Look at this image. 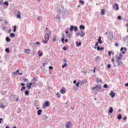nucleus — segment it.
Instances as JSON below:
<instances>
[{
  "mask_svg": "<svg viewBox=\"0 0 128 128\" xmlns=\"http://www.w3.org/2000/svg\"><path fill=\"white\" fill-rule=\"evenodd\" d=\"M81 33H80V32H78L76 34V36H81L82 38H84L86 34L84 33V32L83 30H81L80 31Z\"/></svg>",
  "mask_w": 128,
  "mask_h": 128,
  "instance_id": "obj_1",
  "label": "nucleus"
},
{
  "mask_svg": "<svg viewBox=\"0 0 128 128\" xmlns=\"http://www.w3.org/2000/svg\"><path fill=\"white\" fill-rule=\"evenodd\" d=\"M44 108H46V106H50V102L48 101H46L44 104L42 105Z\"/></svg>",
  "mask_w": 128,
  "mask_h": 128,
  "instance_id": "obj_2",
  "label": "nucleus"
},
{
  "mask_svg": "<svg viewBox=\"0 0 128 128\" xmlns=\"http://www.w3.org/2000/svg\"><path fill=\"white\" fill-rule=\"evenodd\" d=\"M116 58L117 60H122V53H120L119 54V56L118 55H116Z\"/></svg>",
  "mask_w": 128,
  "mask_h": 128,
  "instance_id": "obj_3",
  "label": "nucleus"
},
{
  "mask_svg": "<svg viewBox=\"0 0 128 128\" xmlns=\"http://www.w3.org/2000/svg\"><path fill=\"white\" fill-rule=\"evenodd\" d=\"M72 126V123H70V122H67L66 124V128H70V126Z\"/></svg>",
  "mask_w": 128,
  "mask_h": 128,
  "instance_id": "obj_4",
  "label": "nucleus"
},
{
  "mask_svg": "<svg viewBox=\"0 0 128 128\" xmlns=\"http://www.w3.org/2000/svg\"><path fill=\"white\" fill-rule=\"evenodd\" d=\"M120 51L122 52V54H124V52H126V48H124V47L121 48Z\"/></svg>",
  "mask_w": 128,
  "mask_h": 128,
  "instance_id": "obj_5",
  "label": "nucleus"
},
{
  "mask_svg": "<svg viewBox=\"0 0 128 128\" xmlns=\"http://www.w3.org/2000/svg\"><path fill=\"white\" fill-rule=\"evenodd\" d=\"M66 88H62L60 90V92H61V94H66Z\"/></svg>",
  "mask_w": 128,
  "mask_h": 128,
  "instance_id": "obj_6",
  "label": "nucleus"
},
{
  "mask_svg": "<svg viewBox=\"0 0 128 128\" xmlns=\"http://www.w3.org/2000/svg\"><path fill=\"white\" fill-rule=\"evenodd\" d=\"M44 38L46 40H50V35L48 34H46L44 36Z\"/></svg>",
  "mask_w": 128,
  "mask_h": 128,
  "instance_id": "obj_7",
  "label": "nucleus"
},
{
  "mask_svg": "<svg viewBox=\"0 0 128 128\" xmlns=\"http://www.w3.org/2000/svg\"><path fill=\"white\" fill-rule=\"evenodd\" d=\"M30 49L24 50V52H25L27 54H30Z\"/></svg>",
  "mask_w": 128,
  "mask_h": 128,
  "instance_id": "obj_8",
  "label": "nucleus"
},
{
  "mask_svg": "<svg viewBox=\"0 0 128 128\" xmlns=\"http://www.w3.org/2000/svg\"><path fill=\"white\" fill-rule=\"evenodd\" d=\"M96 88H101L100 86H96L95 87H93L92 88V90H94Z\"/></svg>",
  "mask_w": 128,
  "mask_h": 128,
  "instance_id": "obj_9",
  "label": "nucleus"
},
{
  "mask_svg": "<svg viewBox=\"0 0 128 128\" xmlns=\"http://www.w3.org/2000/svg\"><path fill=\"white\" fill-rule=\"evenodd\" d=\"M106 12V10H104V9H102L101 10V12H100V14L102 16H104L105 13L104 12Z\"/></svg>",
  "mask_w": 128,
  "mask_h": 128,
  "instance_id": "obj_10",
  "label": "nucleus"
},
{
  "mask_svg": "<svg viewBox=\"0 0 128 128\" xmlns=\"http://www.w3.org/2000/svg\"><path fill=\"white\" fill-rule=\"evenodd\" d=\"M110 96H111L112 98H114L116 94L113 91H111V92L110 94Z\"/></svg>",
  "mask_w": 128,
  "mask_h": 128,
  "instance_id": "obj_11",
  "label": "nucleus"
},
{
  "mask_svg": "<svg viewBox=\"0 0 128 128\" xmlns=\"http://www.w3.org/2000/svg\"><path fill=\"white\" fill-rule=\"evenodd\" d=\"M42 110H39L37 112V114L38 116H40L42 114Z\"/></svg>",
  "mask_w": 128,
  "mask_h": 128,
  "instance_id": "obj_12",
  "label": "nucleus"
},
{
  "mask_svg": "<svg viewBox=\"0 0 128 128\" xmlns=\"http://www.w3.org/2000/svg\"><path fill=\"white\" fill-rule=\"evenodd\" d=\"M17 18H20V12L18 11V13H17Z\"/></svg>",
  "mask_w": 128,
  "mask_h": 128,
  "instance_id": "obj_13",
  "label": "nucleus"
},
{
  "mask_svg": "<svg viewBox=\"0 0 128 128\" xmlns=\"http://www.w3.org/2000/svg\"><path fill=\"white\" fill-rule=\"evenodd\" d=\"M114 6L116 8V10H120V8L118 7V4L116 3Z\"/></svg>",
  "mask_w": 128,
  "mask_h": 128,
  "instance_id": "obj_14",
  "label": "nucleus"
},
{
  "mask_svg": "<svg viewBox=\"0 0 128 128\" xmlns=\"http://www.w3.org/2000/svg\"><path fill=\"white\" fill-rule=\"evenodd\" d=\"M117 62V66H120V64H122V62H118V60L116 61Z\"/></svg>",
  "mask_w": 128,
  "mask_h": 128,
  "instance_id": "obj_15",
  "label": "nucleus"
},
{
  "mask_svg": "<svg viewBox=\"0 0 128 128\" xmlns=\"http://www.w3.org/2000/svg\"><path fill=\"white\" fill-rule=\"evenodd\" d=\"M114 112V109H112V107H110V109L108 111L109 114H112Z\"/></svg>",
  "mask_w": 128,
  "mask_h": 128,
  "instance_id": "obj_16",
  "label": "nucleus"
},
{
  "mask_svg": "<svg viewBox=\"0 0 128 128\" xmlns=\"http://www.w3.org/2000/svg\"><path fill=\"white\" fill-rule=\"evenodd\" d=\"M98 43L102 44V38H100V36L99 38L98 39Z\"/></svg>",
  "mask_w": 128,
  "mask_h": 128,
  "instance_id": "obj_17",
  "label": "nucleus"
},
{
  "mask_svg": "<svg viewBox=\"0 0 128 128\" xmlns=\"http://www.w3.org/2000/svg\"><path fill=\"white\" fill-rule=\"evenodd\" d=\"M76 46H82V42H76Z\"/></svg>",
  "mask_w": 128,
  "mask_h": 128,
  "instance_id": "obj_18",
  "label": "nucleus"
},
{
  "mask_svg": "<svg viewBox=\"0 0 128 128\" xmlns=\"http://www.w3.org/2000/svg\"><path fill=\"white\" fill-rule=\"evenodd\" d=\"M32 82H38V78L34 77V78L32 80Z\"/></svg>",
  "mask_w": 128,
  "mask_h": 128,
  "instance_id": "obj_19",
  "label": "nucleus"
},
{
  "mask_svg": "<svg viewBox=\"0 0 128 128\" xmlns=\"http://www.w3.org/2000/svg\"><path fill=\"white\" fill-rule=\"evenodd\" d=\"M0 108H6V106H4V104H2V103H0Z\"/></svg>",
  "mask_w": 128,
  "mask_h": 128,
  "instance_id": "obj_20",
  "label": "nucleus"
},
{
  "mask_svg": "<svg viewBox=\"0 0 128 128\" xmlns=\"http://www.w3.org/2000/svg\"><path fill=\"white\" fill-rule=\"evenodd\" d=\"M16 36V35L14 34V33H11L10 34V38H14Z\"/></svg>",
  "mask_w": 128,
  "mask_h": 128,
  "instance_id": "obj_21",
  "label": "nucleus"
},
{
  "mask_svg": "<svg viewBox=\"0 0 128 128\" xmlns=\"http://www.w3.org/2000/svg\"><path fill=\"white\" fill-rule=\"evenodd\" d=\"M80 30H82V29L84 30V28H85L84 26V25H80Z\"/></svg>",
  "mask_w": 128,
  "mask_h": 128,
  "instance_id": "obj_22",
  "label": "nucleus"
},
{
  "mask_svg": "<svg viewBox=\"0 0 128 128\" xmlns=\"http://www.w3.org/2000/svg\"><path fill=\"white\" fill-rule=\"evenodd\" d=\"M74 26H70V32H72V30H74Z\"/></svg>",
  "mask_w": 128,
  "mask_h": 128,
  "instance_id": "obj_23",
  "label": "nucleus"
},
{
  "mask_svg": "<svg viewBox=\"0 0 128 128\" xmlns=\"http://www.w3.org/2000/svg\"><path fill=\"white\" fill-rule=\"evenodd\" d=\"M26 86L28 88V90H30V88H32V86L28 84H27Z\"/></svg>",
  "mask_w": 128,
  "mask_h": 128,
  "instance_id": "obj_24",
  "label": "nucleus"
},
{
  "mask_svg": "<svg viewBox=\"0 0 128 128\" xmlns=\"http://www.w3.org/2000/svg\"><path fill=\"white\" fill-rule=\"evenodd\" d=\"M111 62H112V64H114V66H116V64H114V58H112L111 60Z\"/></svg>",
  "mask_w": 128,
  "mask_h": 128,
  "instance_id": "obj_25",
  "label": "nucleus"
},
{
  "mask_svg": "<svg viewBox=\"0 0 128 128\" xmlns=\"http://www.w3.org/2000/svg\"><path fill=\"white\" fill-rule=\"evenodd\" d=\"M117 118L118 120H122V114H118V116Z\"/></svg>",
  "mask_w": 128,
  "mask_h": 128,
  "instance_id": "obj_26",
  "label": "nucleus"
},
{
  "mask_svg": "<svg viewBox=\"0 0 128 128\" xmlns=\"http://www.w3.org/2000/svg\"><path fill=\"white\" fill-rule=\"evenodd\" d=\"M66 66H68V64H66V63H65L62 66V68H66Z\"/></svg>",
  "mask_w": 128,
  "mask_h": 128,
  "instance_id": "obj_27",
  "label": "nucleus"
},
{
  "mask_svg": "<svg viewBox=\"0 0 128 128\" xmlns=\"http://www.w3.org/2000/svg\"><path fill=\"white\" fill-rule=\"evenodd\" d=\"M28 94H30V92H28V90H26V91L25 92V94H26V96H28Z\"/></svg>",
  "mask_w": 128,
  "mask_h": 128,
  "instance_id": "obj_28",
  "label": "nucleus"
},
{
  "mask_svg": "<svg viewBox=\"0 0 128 128\" xmlns=\"http://www.w3.org/2000/svg\"><path fill=\"white\" fill-rule=\"evenodd\" d=\"M6 52H8V54H9L10 52V49H8V48H6L5 50Z\"/></svg>",
  "mask_w": 128,
  "mask_h": 128,
  "instance_id": "obj_29",
  "label": "nucleus"
},
{
  "mask_svg": "<svg viewBox=\"0 0 128 128\" xmlns=\"http://www.w3.org/2000/svg\"><path fill=\"white\" fill-rule=\"evenodd\" d=\"M14 29L13 30V32H16V26H14Z\"/></svg>",
  "mask_w": 128,
  "mask_h": 128,
  "instance_id": "obj_30",
  "label": "nucleus"
},
{
  "mask_svg": "<svg viewBox=\"0 0 128 128\" xmlns=\"http://www.w3.org/2000/svg\"><path fill=\"white\" fill-rule=\"evenodd\" d=\"M6 42H10V39L8 37L6 38Z\"/></svg>",
  "mask_w": 128,
  "mask_h": 128,
  "instance_id": "obj_31",
  "label": "nucleus"
},
{
  "mask_svg": "<svg viewBox=\"0 0 128 128\" xmlns=\"http://www.w3.org/2000/svg\"><path fill=\"white\" fill-rule=\"evenodd\" d=\"M54 38L52 39L53 42H56V36H54Z\"/></svg>",
  "mask_w": 128,
  "mask_h": 128,
  "instance_id": "obj_32",
  "label": "nucleus"
},
{
  "mask_svg": "<svg viewBox=\"0 0 128 128\" xmlns=\"http://www.w3.org/2000/svg\"><path fill=\"white\" fill-rule=\"evenodd\" d=\"M104 88H108V84H104Z\"/></svg>",
  "mask_w": 128,
  "mask_h": 128,
  "instance_id": "obj_33",
  "label": "nucleus"
},
{
  "mask_svg": "<svg viewBox=\"0 0 128 128\" xmlns=\"http://www.w3.org/2000/svg\"><path fill=\"white\" fill-rule=\"evenodd\" d=\"M80 2L82 4H84V2L82 1V0H80Z\"/></svg>",
  "mask_w": 128,
  "mask_h": 128,
  "instance_id": "obj_34",
  "label": "nucleus"
},
{
  "mask_svg": "<svg viewBox=\"0 0 128 128\" xmlns=\"http://www.w3.org/2000/svg\"><path fill=\"white\" fill-rule=\"evenodd\" d=\"M56 96H58V98H60V94L58 92L56 94Z\"/></svg>",
  "mask_w": 128,
  "mask_h": 128,
  "instance_id": "obj_35",
  "label": "nucleus"
},
{
  "mask_svg": "<svg viewBox=\"0 0 128 128\" xmlns=\"http://www.w3.org/2000/svg\"><path fill=\"white\" fill-rule=\"evenodd\" d=\"M4 4H6V6H8V2H4Z\"/></svg>",
  "mask_w": 128,
  "mask_h": 128,
  "instance_id": "obj_36",
  "label": "nucleus"
},
{
  "mask_svg": "<svg viewBox=\"0 0 128 128\" xmlns=\"http://www.w3.org/2000/svg\"><path fill=\"white\" fill-rule=\"evenodd\" d=\"M74 30L75 31V32H76L77 30H78V27L77 26H75V27H74Z\"/></svg>",
  "mask_w": 128,
  "mask_h": 128,
  "instance_id": "obj_37",
  "label": "nucleus"
},
{
  "mask_svg": "<svg viewBox=\"0 0 128 128\" xmlns=\"http://www.w3.org/2000/svg\"><path fill=\"white\" fill-rule=\"evenodd\" d=\"M48 40H43V42L44 43V44H48Z\"/></svg>",
  "mask_w": 128,
  "mask_h": 128,
  "instance_id": "obj_38",
  "label": "nucleus"
},
{
  "mask_svg": "<svg viewBox=\"0 0 128 128\" xmlns=\"http://www.w3.org/2000/svg\"><path fill=\"white\" fill-rule=\"evenodd\" d=\"M2 4H4V1L0 0V6H2Z\"/></svg>",
  "mask_w": 128,
  "mask_h": 128,
  "instance_id": "obj_39",
  "label": "nucleus"
},
{
  "mask_svg": "<svg viewBox=\"0 0 128 128\" xmlns=\"http://www.w3.org/2000/svg\"><path fill=\"white\" fill-rule=\"evenodd\" d=\"M44 120H48V116L46 115L44 116Z\"/></svg>",
  "mask_w": 128,
  "mask_h": 128,
  "instance_id": "obj_40",
  "label": "nucleus"
},
{
  "mask_svg": "<svg viewBox=\"0 0 128 128\" xmlns=\"http://www.w3.org/2000/svg\"><path fill=\"white\" fill-rule=\"evenodd\" d=\"M12 74H14V76H16L18 74V73L16 72H14L12 73Z\"/></svg>",
  "mask_w": 128,
  "mask_h": 128,
  "instance_id": "obj_41",
  "label": "nucleus"
},
{
  "mask_svg": "<svg viewBox=\"0 0 128 128\" xmlns=\"http://www.w3.org/2000/svg\"><path fill=\"white\" fill-rule=\"evenodd\" d=\"M61 41L62 42V44H64V38H62Z\"/></svg>",
  "mask_w": 128,
  "mask_h": 128,
  "instance_id": "obj_42",
  "label": "nucleus"
},
{
  "mask_svg": "<svg viewBox=\"0 0 128 128\" xmlns=\"http://www.w3.org/2000/svg\"><path fill=\"white\" fill-rule=\"evenodd\" d=\"M108 54L110 56L111 54H112V52L111 51H109L108 52Z\"/></svg>",
  "mask_w": 128,
  "mask_h": 128,
  "instance_id": "obj_43",
  "label": "nucleus"
},
{
  "mask_svg": "<svg viewBox=\"0 0 128 128\" xmlns=\"http://www.w3.org/2000/svg\"><path fill=\"white\" fill-rule=\"evenodd\" d=\"M114 46H118V42L115 43Z\"/></svg>",
  "mask_w": 128,
  "mask_h": 128,
  "instance_id": "obj_44",
  "label": "nucleus"
},
{
  "mask_svg": "<svg viewBox=\"0 0 128 128\" xmlns=\"http://www.w3.org/2000/svg\"><path fill=\"white\" fill-rule=\"evenodd\" d=\"M107 68H110V64H108V66H107Z\"/></svg>",
  "mask_w": 128,
  "mask_h": 128,
  "instance_id": "obj_45",
  "label": "nucleus"
},
{
  "mask_svg": "<svg viewBox=\"0 0 128 128\" xmlns=\"http://www.w3.org/2000/svg\"><path fill=\"white\" fill-rule=\"evenodd\" d=\"M24 82H28V80L26 79V78H24Z\"/></svg>",
  "mask_w": 128,
  "mask_h": 128,
  "instance_id": "obj_46",
  "label": "nucleus"
},
{
  "mask_svg": "<svg viewBox=\"0 0 128 128\" xmlns=\"http://www.w3.org/2000/svg\"><path fill=\"white\" fill-rule=\"evenodd\" d=\"M98 46V42H96L95 44V46Z\"/></svg>",
  "mask_w": 128,
  "mask_h": 128,
  "instance_id": "obj_47",
  "label": "nucleus"
},
{
  "mask_svg": "<svg viewBox=\"0 0 128 128\" xmlns=\"http://www.w3.org/2000/svg\"><path fill=\"white\" fill-rule=\"evenodd\" d=\"M49 68H50V70H54V67H52V66H49Z\"/></svg>",
  "mask_w": 128,
  "mask_h": 128,
  "instance_id": "obj_48",
  "label": "nucleus"
},
{
  "mask_svg": "<svg viewBox=\"0 0 128 128\" xmlns=\"http://www.w3.org/2000/svg\"><path fill=\"white\" fill-rule=\"evenodd\" d=\"M2 120H4V119H2V118H0V124H2Z\"/></svg>",
  "mask_w": 128,
  "mask_h": 128,
  "instance_id": "obj_49",
  "label": "nucleus"
},
{
  "mask_svg": "<svg viewBox=\"0 0 128 128\" xmlns=\"http://www.w3.org/2000/svg\"><path fill=\"white\" fill-rule=\"evenodd\" d=\"M32 84H34V86H36V82H32Z\"/></svg>",
  "mask_w": 128,
  "mask_h": 128,
  "instance_id": "obj_50",
  "label": "nucleus"
},
{
  "mask_svg": "<svg viewBox=\"0 0 128 128\" xmlns=\"http://www.w3.org/2000/svg\"><path fill=\"white\" fill-rule=\"evenodd\" d=\"M118 20H120L122 18V16H118Z\"/></svg>",
  "mask_w": 128,
  "mask_h": 128,
  "instance_id": "obj_51",
  "label": "nucleus"
},
{
  "mask_svg": "<svg viewBox=\"0 0 128 128\" xmlns=\"http://www.w3.org/2000/svg\"><path fill=\"white\" fill-rule=\"evenodd\" d=\"M63 50H66V47L64 46V47H63Z\"/></svg>",
  "mask_w": 128,
  "mask_h": 128,
  "instance_id": "obj_52",
  "label": "nucleus"
},
{
  "mask_svg": "<svg viewBox=\"0 0 128 128\" xmlns=\"http://www.w3.org/2000/svg\"><path fill=\"white\" fill-rule=\"evenodd\" d=\"M96 68L94 67V71H93L94 73L96 72Z\"/></svg>",
  "mask_w": 128,
  "mask_h": 128,
  "instance_id": "obj_53",
  "label": "nucleus"
},
{
  "mask_svg": "<svg viewBox=\"0 0 128 128\" xmlns=\"http://www.w3.org/2000/svg\"><path fill=\"white\" fill-rule=\"evenodd\" d=\"M100 48L99 46H97V50H100Z\"/></svg>",
  "mask_w": 128,
  "mask_h": 128,
  "instance_id": "obj_54",
  "label": "nucleus"
},
{
  "mask_svg": "<svg viewBox=\"0 0 128 128\" xmlns=\"http://www.w3.org/2000/svg\"><path fill=\"white\" fill-rule=\"evenodd\" d=\"M80 86V82H77L76 84V86Z\"/></svg>",
  "mask_w": 128,
  "mask_h": 128,
  "instance_id": "obj_55",
  "label": "nucleus"
},
{
  "mask_svg": "<svg viewBox=\"0 0 128 128\" xmlns=\"http://www.w3.org/2000/svg\"><path fill=\"white\" fill-rule=\"evenodd\" d=\"M62 38H64V34H62Z\"/></svg>",
  "mask_w": 128,
  "mask_h": 128,
  "instance_id": "obj_56",
  "label": "nucleus"
},
{
  "mask_svg": "<svg viewBox=\"0 0 128 128\" xmlns=\"http://www.w3.org/2000/svg\"><path fill=\"white\" fill-rule=\"evenodd\" d=\"M42 54H43L42 53H40V54H38V56H42Z\"/></svg>",
  "mask_w": 128,
  "mask_h": 128,
  "instance_id": "obj_57",
  "label": "nucleus"
},
{
  "mask_svg": "<svg viewBox=\"0 0 128 128\" xmlns=\"http://www.w3.org/2000/svg\"><path fill=\"white\" fill-rule=\"evenodd\" d=\"M73 84H76V80H74Z\"/></svg>",
  "mask_w": 128,
  "mask_h": 128,
  "instance_id": "obj_58",
  "label": "nucleus"
},
{
  "mask_svg": "<svg viewBox=\"0 0 128 128\" xmlns=\"http://www.w3.org/2000/svg\"><path fill=\"white\" fill-rule=\"evenodd\" d=\"M21 86H24L25 84L24 83H22L21 84Z\"/></svg>",
  "mask_w": 128,
  "mask_h": 128,
  "instance_id": "obj_59",
  "label": "nucleus"
},
{
  "mask_svg": "<svg viewBox=\"0 0 128 128\" xmlns=\"http://www.w3.org/2000/svg\"><path fill=\"white\" fill-rule=\"evenodd\" d=\"M70 36H72V35H70V34H68V38H70Z\"/></svg>",
  "mask_w": 128,
  "mask_h": 128,
  "instance_id": "obj_60",
  "label": "nucleus"
},
{
  "mask_svg": "<svg viewBox=\"0 0 128 128\" xmlns=\"http://www.w3.org/2000/svg\"><path fill=\"white\" fill-rule=\"evenodd\" d=\"M100 50H104V48L102 47L100 48Z\"/></svg>",
  "mask_w": 128,
  "mask_h": 128,
  "instance_id": "obj_61",
  "label": "nucleus"
},
{
  "mask_svg": "<svg viewBox=\"0 0 128 128\" xmlns=\"http://www.w3.org/2000/svg\"><path fill=\"white\" fill-rule=\"evenodd\" d=\"M20 100V99L18 98H16V101L18 102Z\"/></svg>",
  "mask_w": 128,
  "mask_h": 128,
  "instance_id": "obj_62",
  "label": "nucleus"
},
{
  "mask_svg": "<svg viewBox=\"0 0 128 128\" xmlns=\"http://www.w3.org/2000/svg\"><path fill=\"white\" fill-rule=\"evenodd\" d=\"M36 44H40V42H36Z\"/></svg>",
  "mask_w": 128,
  "mask_h": 128,
  "instance_id": "obj_63",
  "label": "nucleus"
},
{
  "mask_svg": "<svg viewBox=\"0 0 128 128\" xmlns=\"http://www.w3.org/2000/svg\"><path fill=\"white\" fill-rule=\"evenodd\" d=\"M125 86H128V82L126 84H125Z\"/></svg>",
  "mask_w": 128,
  "mask_h": 128,
  "instance_id": "obj_64",
  "label": "nucleus"
}]
</instances>
